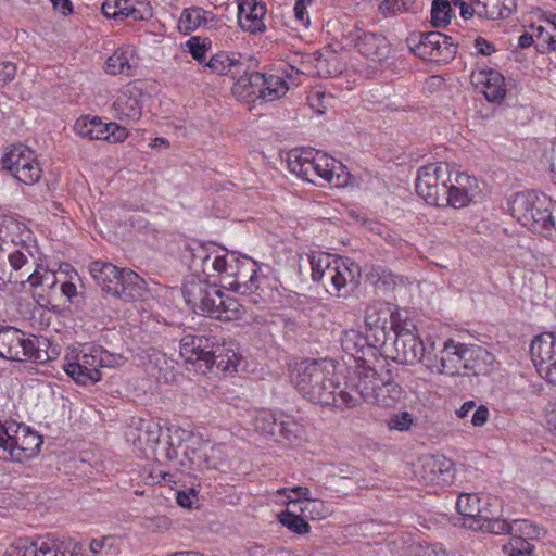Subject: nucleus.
I'll list each match as a JSON object with an SVG mask.
<instances>
[{
    "label": "nucleus",
    "instance_id": "obj_64",
    "mask_svg": "<svg viewBox=\"0 0 556 556\" xmlns=\"http://www.w3.org/2000/svg\"><path fill=\"white\" fill-rule=\"evenodd\" d=\"M545 417L549 429L556 433V401L547 404L545 408Z\"/></svg>",
    "mask_w": 556,
    "mask_h": 556
},
{
    "label": "nucleus",
    "instance_id": "obj_59",
    "mask_svg": "<svg viewBox=\"0 0 556 556\" xmlns=\"http://www.w3.org/2000/svg\"><path fill=\"white\" fill-rule=\"evenodd\" d=\"M455 7L460 10V15L465 18H471L475 14L477 15V5L472 0H453Z\"/></svg>",
    "mask_w": 556,
    "mask_h": 556
},
{
    "label": "nucleus",
    "instance_id": "obj_56",
    "mask_svg": "<svg viewBox=\"0 0 556 556\" xmlns=\"http://www.w3.org/2000/svg\"><path fill=\"white\" fill-rule=\"evenodd\" d=\"M442 466H443V463L441 459L435 458V457H427L422 463V467L425 469L429 470V476L428 477L424 476L422 478L428 479V480L437 479L438 476L443 473V471H444Z\"/></svg>",
    "mask_w": 556,
    "mask_h": 556
},
{
    "label": "nucleus",
    "instance_id": "obj_11",
    "mask_svg": "<svg viewBox=\"0 0 556 556\" xmlns=\"http://www.w3.org/2000/svg\"><path fill=\"white\" fill-rule=\"evenodd\" d=\"M450 181L448 166L444 163H429L418 169L416 192L428 204L437 205L445 201Z\"/></svg>",
    "mask_w": 556,
    "mask_h": 556
},
{
    "label": "nucleus",
    "instance_id": "obj_50",
    "mask_svg": "<svg viewBox=\"0 0 556 556\" xmlns=\"http://www.w3.org/2000/svg\"><path fill=\"white\" fill-rule=\"evenodd\" d=\"M533 539H528L525 536H513L510 535V540L507 544L504 545L505 553H520L526 551H534L535 546L531 543Z\"/></svg>",
    "mask_w": 556,
    "mask_h": 556
},
{
    "label": "nucleus",
    "instance_id": "obj_13",
    "mask_svg": "<svg viewBox=\"0 0 556 556\" xmlns=\"http://www.w3.org/2000/svg\"><path fill=\"white\" fill-rule=\"evenodd\" d=\"M410 50L425 61L447 63L456 55L457 42L440 31H429L420 34L418 43L410 47Z\"/></svg>",
    "mask_w": 556,
    "mask_h": 556
},
{
    "label": "nucleus",
    "instance_id": "obj_39",
    "mask_svg": "<svg viewBox=\"0 0 556 556\" xmlns=\"http://www.w3.org/2000/svg\"><path fill=\"white\" fill-rule=\"evenodd\" d=\"M542 532V528L526 519H515L510 522V535L513 536L539 539Z\"/></svg>",
    "mask_w": 556,
    "mask_h": 556
},
{
    "label": "nucleus",
    "instance_id": "obj_27",
    "mask_svg": "<svg viewBox=\"0 0 556 556\" xmlns=\"http://www.w3.org/2000/svg\"><path fill=\"white\" fill-rule=\"evenodd\" d=\"M235 269L229 271V276L235 278L231 286L237 292L248 293L258 288V270L256 263L250 257H244L242 261L233 258Z\"/></svg>",
    "mask_w": 556,
    "mask_h": 556
},
{
    "label": "nucleus",
    "instance_id": "obj_9",
    "mask_svg": "<svg viewBox=\"0 0 556 556\" xmlns=\"http://www.w3.org/2000/svg\"><path fill=\"white\" fill-rule=\"evenodd\" d=\"M555 205L546 195L533 191L517 192L509 201V211L522 226L533 232L540 231L551 207Z\"/></svg>",
    "mask_w": 556,
    "mask_h": 556
},
{
    "label": "nucleus",
    "instance_id": "obj_2",
    "mask_svg": "<svg viewBox=\"0 0 556 556\" xmlns=\"http://www.w3.org/2000/svg\"><path fill=\"white\" fill-rule=\"evenodd\" d=\"M181 292L189 308L204 317L232 321L241 319L245 313L237 299L226 294L207 279L190 276L185 280Z\"/></svg>",
    "mask_w": 556,
    "mask_h": 556
},
{
    "label": "nucleus",
    "instance_id": "obj_10",
    "mask_svg": "<svg viewBox=\"0 0 556 556\" xmlns=\"http://www.w3.org/2000/svg\"><path fill=\"white\" fill-rule=\"evenodd\" d=\"M467 344L447 339L437 345L430 341V350L426 356V368L432 374L456 376L464 367Z\"/></svg>",
    "mask_w": 556,
    "mask_h": 556
},
{
    "label": "nucleus",
    "instance_id": "obj_6",
    "mask_svg": "<svg viewBox=\"0 0 556 556\" xmlns=\"http://www.w3.org/2000/svg\"><path fill=\"white\" fill-rule=\"evenodd\" d=\"M89 273L103 291L125 302L136 301L143 295L144 280L129 268L93 261L89 264Z\"/></svg>",
    "mask_w": 556,
    "mask_h": 556
},
{
    "label": "nucleus",
    "instance_id": "obj_42",
    "mask_svg": "<svg viewBox=\"0 0 556 556\" xmlns=\"http://www.w3.org/2000/svg\"><path fill=\"white\" fill-rule=\"evenodd\" d=\"M238 63H233V53H227L220 51L211 56L210 61L206 63V66L217 75H229V71H231V65H237Z\"/></svg>",
    "mask_w": 556,
    "mask_h": 556
},
{
    "label": "nucleus",
    "instance_id": "obj_30",
    "mask_svg": "<svg viewBox=\"0 0 556 556\" xmlns=\"http://www.w3.org/2000/svg\"><path fill=\"white\" fill-rule=\"evenodd\" d=\"M235 255H231V261H228L227 255H213L208 253L204 247H201L197 253L193 254V263L200 262L202 271L207 276L214 275V273H225L229 276V271L235 269L233 263Z\"/></svg>",
    "mask_w": 556,
    "mask_h": 556
},
{
    "label": "nucleus",
    "instance_id": "obj_55",
    "mask_svg": "<svg viewBox=\"0 0 556 556\" xmlns=\"http://www.w3.org/2000/svg\"><path fill=\"white\" fill-rule=\"evenodd\" d=\"M481 531L494 533V534H510V522H507L505 519H500L495 517L493 520L489 521Z\"/></svg>",
    "mask_w": 556,
    "mask_h": 556
},
{
    "label": "nucleus",
    "instance_id": "obj_44",
    "mask_svg": "<svg viewBox=\"0 0 556 556\" xmlns=\"http://www.w3.org/2000/svg\"><path fill=\"white\" fill-rule=\"evenodd\" d=\"M367 278L372 283H381L387 289L393 288L397 283L399 279V277L393 275L390 269L380 265H372L370 270L367 273Z\"/></svg>",
    "mask_w": 556,
    "mask_h": 556
},
{
    "label": "nucleus",
    "instance_id": "obj_23",
    "mask_svg": "<svg viewBox=\"0 0 556 556\" xmlns=\"http://www.w3.org/2000/svg\"><path fill=\"white\" fill-rule=\"evenodd\" d=\"M134 424V428H130L127 433V440L144 452L148 450L154 452L162 433L160 424L152 418H139Z\"/></svg>",
    "mask_w": 556,
    "mask_h": 556
},
{
    "label": "nucleus",
    "instance_id": "obj_52",
    "mask_svg": "<svg viewBox=\"0 0 556 556\" xmlns=\"http://www.w3.org/2000/svg\"><path fill=\"white\" fill-rule=\"evenodd\" d=\"M556 202L553 207H551V212L548 213V216L546 217L545 222H543V225L539 231L540 235L548 238L553 242H556Z\"/></svg>",
    "mask_w": 556,
    "mask_h": 556
},
{
    "label": "nucleus",
    "instance_id": "obj_34",
    "mask_svg": "<svg viewBox=\"0 0 556 556\" xmlns=\"http://www.w3.org/2000/svg\"><path fill=\"white\" fill-rule=\"evenodd\" d=\"M206 14H212V12L204 11L198 7L185 9L178 22L179 31L190 34L200 26H206L208 23Z\"/></svg>",
    "mask_w": 556,
    "mask_h": 556
},
{
    "label": "nucleus",
    "instance_id": "obj_54",
    "mask_svg": "<svg viewBox=\"0 0 556 556\" xmlns=\"http://www.w3.org/2000/svg\"><path fill=\"white\" fill-rule=\"evenodd\" d=\"M13 427L14 422L9 425L7 431L0 433V459L2 460L10 462Z\"/></svg>",
    "mask_w": 556,
    "mask_h": 556
},
{
    "label": "nucleus",
    "instance_id": "obj_61",
    "mask_svg": "<svg viewBox=\"0 0 556 556\" xmlns=\"http://www.w3.org/2000/svg\"><path fill=\"white\" fill-rule=\"evenodd\" d=\"M194 500H197L194 489H190L189 492H178L177 494V503L185 508H191Z\"/></svg>",
    "mask_w": 556,
    "mask_h": 556
},
{
    "label": "nucleus",
    "instance_id": "obj_20",
    "mask_svg": "<svg viewBox=\"0 0 556 556\" xmlns=\"http://www.w3.org/2000/svg\"><path fill=\"white\" fill-rule=\"evenodd\" d=\"M371 334H363L357 330L350 329L343 332L341 337V346L343 351L351 355L358 366L371 363V358H376L378 354V345Z\"/></svg>",
    "mask_w": 556,
    "mask_h": 556
},
{
    "label": "nucleus",
    "instance_id": "obj_8",
    "mask_svg": "<svg viewBox=\"0 0 556 556\" xmlns=\"http://www.w3.org/2000/svg\"><path fill=\"white\" fill-rule=\"evenodd\" d=\"M83 545L72 539L60 540L51 535L18 538L7 549L4 556H78Z\"/></svg>",
    "mask_w": 556,
    "mask_h": 556
},
{
    "label": "nucleus",
    "instance_id": "obj_58",
    "mask_svg": "<svg viewBox=\"0 0 556 556\" xmlns=\"http://www.w3.org/2000/svg\"><path fill=\"white\" fill-rule=\"evenodd\" d=\"M16 75V65L12 62L0 63V83L1 87L11 83Z\"/></svg>",
    "mask_w": 556,
    "mask_h": 556
},
{
    "label": "nucleus",
    "instance_id": "obj_24",
    "mask_svg": "<svg viewBox=\"0 0 556 556\" xmlns=\"http://www.w3.org/2000/svg\"><path fill=\"white\" fill-rule=\"evenodd\" d=\"M141 91L134 86H126L113 103L115 117L121 121L137 122L142 115Z\"/></svg>",
    "mask_w": 556,
    "mask_h": 556
},
{
    "label": "nucleus",
    "instance_id": "obj_48",
    "mask_svg": "<svg viewBox=\"0 0 556 556\" xmlns=\"http://www.w3.org/2000/svg\"><path fill=\"white\" fill-rule=\"evenodd\" d=\"M412 4V0H383L379 5V12L384 16L396 15L407 12Z\"/></svg>",
    "mask_w": 556,
    "mask_h": 556
},
{
    "label": "nucleus",
    "instance_id": "obj_35",
    "mask_svg": "<svg viewBox=\"0 0 556 556\" xmlns=\"http://www.w3.org/2000/svg\"><path fill=\"white\" fill-rule=\"evenodd\" d=\"M128 51L117 49L105 62V72L110 75L123 74L126 76L134 75V67L127 55Z\"/></svg>",
    "mask_w": 556,
    "mask_h": 556
},
{
    "label": "nucleus",
    "instance_id": "obj_21",
    "mask_svg": "<svg viewBox=\"0 0 556 556\" xmlns=\"http://www.w3.org/2000/svg\"><path fill=\"white\" fill-rule=\"evenodd\" d=\"M214 341L215 336L187 334L179 342L180 356L187 363L199 364L200 369H206Z\"/></svg>",
    "mask_w": 556,
    "mask_h": 556
},
{
    "label": "nucleus",
    "instance_id": "obj_25",
    "mask_svg": "<svg viewBox=\"0 0 556 556\" xmlns=\"http://www.w3.org/2000/svg\"><path fill=\"white\" fill-rule=\"evenodd\" d=\"M267 8L264 2L256 0H244L239 3L238 23L244 31L251 34L263 33L266 29L264 16Z\"/></svg>",
    "mask_w": 556,
    "mask_h": 556
},
{
    "label": "nucleus",
    "instance_id": "obj_63",
    "mask_svg": "<svg viewBox=\"0 0 556 556\" xmlns=\"http://www.w3.org/2000/svg\"><path fill=\"white\" fill-rule=\"evenodd\" d=\"M489 418V409L484 405H480L473 413L471 417V422L473 426L481 427L483 426Z\"/></svg>",
    "mask_w": 556,
    "mask_h": 556
},
{
    "label": "nucleus",
    "instance_id": "obj_36",
    "mask_svg": "<svg viewBox=\"0 0 556 556\" xmlns=\"http://www.w3.org/2000/svg\"><path fill=\"white\" fill-rule=\"evenodd\" d=\"M445 198L443 203H437L435 206L451 205L455 208H460L466 206L469 202H472L475 194L469 189L447 185Z\"/></svg>",
    "mask_w": 556,
    "mask_h": 556
},
{
    "label": "nucleus",
    "instance_id": "obj_53",
    "mask_svg": "<svg viewBox=\"0 0 556 556\" xmlns=\"http://www.w3.org/2000/svg\"><path fill=\"white\" fill-rule=\"evenodd\" d=\"M301 514L304 517L321 519L324 517V504L316 500H308L303 506L300 507Z\"/></svg>",
    "mask_w": 556,
    "mask_h": 556
},
{
    "label": "nucleus",
    "instance_id": "obj_22",
    "mask_svg": "<svg viewBox=\"0 0 556 556\" xmlns=\"http://www.w3.org/2000/svg\"><path fill=\"white\" fill-rule=\"evenodd\" d=\"M470 80L476 89L480 90L490 102H500L506 96L505 78L496 70L473 71Z\"/></svg>",
    "mask_w": 556,
    "mask_h": 556
},
{
    "label": "nucleus",
    "instance_id": "obj_31",
    "mask_svg": "<svg viewBox=\"0 0 556 556\" xmlns=\"http://www.w3.org/2000/svg\"><path fill=\"white\" fill-rule=\"evenodd\" d=\"M477 5V15L497 21L510 16L517 8V0H472Z\"/></svg>",
    "mask_w": 556,
    "mask_h": 556
},
{
    "label": "nucleus",
    "instance_id": "obj_28",
    "mask_svg": "<svg viewBox=\"0 0 556 556\" xmlns=\"http://www.w3.org/2000/svg\"><path fill=\"white\" fill-rule=\"evenodd\" d=\"M495 357L485 348L480 345H467L463 369L475 376H486L494 367Z\"/></svg>",
    "mask_w": 556,
    "mask_h": 556
},
{
    "label": "nucleus",
    "instance_id": "obj_18",
    "mask_svg": "<svg viewBox=\"0 0 556 556\" xmlns=\"http://www.w3.org/2000/svg\"><path fill=\"white\" fill-rule=\"evenodd\" d=\"M75 131L89 140H106L110 142H123L128 137V130L116 123H103L98 116H83L74 126Z\"/></svg>",
    "mask_w": 556,
    "mask_h": 556
},
{
    "label": "nucleus",
    "instance_id": "obj_33",
    "mask_svg": "<svg viewBox=\"0 0 556 556\" xmlns=\"http://www.w3.org/2000/svg\"><path fill=\"white\" fill-rule=\"evenodd\" d=\"M101 11L108 18L123 21L131 18L134 21L144 20V15L139 9H136L130 0H105L101 7Z\"/></svg>",
    "mask_w": 556,
    "mask_h": 556
},
{
    "label": "nucleus",
    "instance_id": "obj_46",
    "mask_svg": "<svg viewBox=\"0 0 556 556\" xmlns=\"http://www.w3.org/2000/svg\"><path fill=\"white\" fill-rule=\"evenodd\" d=\"M311 269H312V279L317 282L321 279L323 275L326 273L328 268L334 263V260L331 258L330 254H313L309 257Z\"/></svg>",
    "mask_w": 556,
    "mask_h": 556
},
{
    "label": "nucleus",
    "instance_id": "obj_32",
    "mask_svg": "<svg viewBox=\"0 0 556 556\" xmlns=\"http://www.w3.org/2000/svg\"><path fill=\"white\" fill-rule=\"evenodd\" d=\"M482 500L476 494H460L456 502V508L462 515L463 526L468 529L477 531L479 528L477 518H483L479 515L481 513ZM484 518H486L484 516Z\"/></svg>",
    "mask_w": 556,
    "mask_h": 556
},
{
    "label": "nucleus",
    "instance_id": "obj_40",
    "mask_svg": "<svg viewBox=\"0 0 556 556\" xmlns=\"http://www.w3.org/2000/svg\"><path fill=\"white\" fill-rule=\"evenodd\" d=\"M452 9L447 0H433L431 8V21L434 27H444L450 24Z\"/></svg>",
    "mask_w": 556,
    "mask_h": 556
},
{
    "label": "nucleus",
    "instance_id": "obj_62",
    "mask_svg": "<svg viewBox=\"0 0 556 556\" xmlns=\"http://www.w3.org/2000/svg\"><path fill=\"white\" fill-rule=\"evenodd\" d=\"M475 48L479 54L485 56L491 55L495 51L494 46L482 37H477L475 39Z\"/></svg>",
    "mask_w": 556,
    "mask_h": 556
},
{
    "label": "nucleus",
    "instance_id": "obj_38",
    "mask_svg": "<svg viewBox=\"0 0 556 556\" xmlns=\"http://www.w3.org/2000/svg\"><path fill=\"white\" fill-rule=\"evenodd\" d=\"M267 77L265 74L252 71L249 75L239 78L237 86L244 89L249 96L255 94L260 98V89L266 85Z\"/></svg>",
    "mask_w": 556,
    "mask_h": 556
},
{
    "label": "nucleus",
    "instance_id": "obj_60",
    "mask_svg": "<svg viewBox=\"0 0 556 556\" xmlns=\"http://www.w3.org/2000/svg\"><path fill=\"white\" fill-rule=\"evenodd\" d=\"M8 260L14 270H20L28 261L27 256L20 250L10 253Z\"/></svg>",
    "mask_w": 556,
    "mask_h": 556
},
{
    "label": "nucleus",
    "instance_id": "obj_14",
    "mask_svg": "<svg viewBox=\"0 0 556 556\" xmlns=\"http://www.w3.org/2000/svg\"><path fill=\"white\" fill-rule=\"evenodd\" d=\"M392 359L400 364L413 365L417 362L426 366V356L430 350V342L424 343L413 330L399 325L393 330Z\"/></svg>",
    "mask_w": 556,
    "mask_h": 556
},
{
    "label": "nucleus",
    "instance_id": "obj_19",
    "mask_svg": "<svg viewBox=\"0 0 556 556\" xmlns=\"http://www.w3.org/2000/svg\"><path fill=\"white\" fill-rule=\"evenodd\" d=\"M43 443L42 437L23 424H14L10 462L23 463L36 457Z\"/></svg>",
    "mask_w": 556,
    "mask_h": 556
},
{
    "label": "nucleus",
    "instance_id": "obj_15",
    "mask_svg": "<svg viewBox=\"0 0 556 556\" xmlns=\"http://www.w3.org/2000/svg\"><path fill=\"white\" fill-rule=\"evenodd\" d=\"M530 354L538 372L556 386V333L536 336L531 342Z\"/></svg>",
    "mask_w": 556,
    "mask_h": 556
},
{
    "label": "nucleus",
    "instance_id": "obj_45",
    "mask_svg": "<svg viewBox=\"0 0 556 556\" xmlns=\"http://www.w3.org/2000/svg\"><path fill=\"white\" fill-rule=\"evenodd\" d=\"M279 521L282 526L288 528L290 531L296 534H304L309 532V525L304 520V518L298 516L295 513L290 510L282 511L279 516Z\"/></svg>",
    "mask_w": 556,
    "mask_h": 556
},
{
    "label": "nucleus",
    "instance_id": "obj_7",
    "mask_svg": "<svg viewBox=\"0 0 556 556\" xmlns=\"http://www.w3.org/2000/svg\"><path fill=\"white\" fill-rule=\"evenodd\" d=\"M362 371L357 382L354 384L358 401L362 399L367 403L378 406H391L400 397L401 388L392 380L391 372L386 370V376L379 374L370 364L358 366Z\"/></svg>",
    "mask_w": 556,
    "mask_h": 556
},
{
    "label": "nucleus",
    "instance_id": "obj_5",
    "mask_svg": "<svg viewBox=\"0 0 556 556\" xmlns=\"http://www.w3.org/2000/svg\"><path fill=\"white\" fill-rule=\"evenodd\" d=\"M126 357L111 353L98 344H85L75 362L63 365L65 372L78 384H93L102 379L103 368H117L124 365Z\"/></svg>",
    "mask_w": 556,
    "mask_h": 556
},
{
    "label": "nucleus",
    "instance_id": "obj_51",
    "mask_svg": "<svg viewBox=\"0 0 556 556\" xmlns=\"http://www.w3.org/2000/svg\"><path fill=\"white\" fill-rule=\"evenodd\" d=\"M247 62H253V59L252 58H243L241 54H236L233 53V63H238L237 65H231V71H229V75L233 78V79H239L241 78L243 75H249L251 72H249L250 70V65L247 64Z\"/></svg>",
    "mask_w": 556,
    "mask_h": 556
},
{
    "label": "nucleus",
    "instance_id": "obj_3",
    "mask_svg": "<svg viewBox=\"0 0 556 556\" xmlns=\"http://www.w3.org/2000/svg\"><path fill=\"white\" fill-rule=\"evenodd\" d=\"M287 164L291 173L316 186L323 185L318 179L336 187L346 185L350 179L342 163L313 149L291 150L287 155Z\"/></svg>",
    "mask_w": 556,
    "mask_h": 556
},
{
    "label": "nucleus",
    "instance_id": "obj_16",
    "mask_svg": "<svg viewBox=\"0 0 556 556\" xmlns=\"http://www.w3.org/2000/svg\"><path fill=\"white\" fill-rule=\"evenodd\" d=\"M396 315L390 304L386 302L375 301L367 305L364 323L376 343H381V346L386 345L388 324H390L389 329L392 331L400 325Z\"/></svg>",
    "mask_w": 556,
    "mask_h": 556
},
{
    "label": "nucleus",
    "instance_id": "obj_43",
    "mask_svg": "<svg viewBox=\"0 0 556 556\" xmlns=\"http://www.w3.org/2000/svg\"><path fill=\"white\" fill-rule=\"evenodd\" d=\"M278 418L269 412H260L254 418V427L257 432L268 437H277Z\"/></svg>",
    "mask_w": 556,
    "mask_h": 556
},
{
    "label": "nucleus",
    "instance_id": "obj_49",
    "mask_svg": "<svg viewBox=\"0 0 556 556\" xmlns=\"http://www.w3.org/2000/svg\"><path fill=\"white\" fill-rule=\"evenodd\" d=\"M211 46V41L208 39L201 40L200 37H191L187 42L186 47L188 48V52L192 55L194 60L198 62H203L205 60V53L207 47Z\"/></svg>",
    "mask_w": 556,
    "mask_h": 556
},
{
    "label": "nucleus",
    "instance_id": "obj_57",
    "mask_svg": "<svg viewBox=\"0 0 556 556\" xmlns=\"http://www.w3.org/2000/svg\"><path fill=\"white\" fill-rule=\"evenodd\" d=\"M65 271L70 277V281L63 282L61 285V291L62 293L68 298L70 300L77 295V288L76 285L72 282L74 279V276H78L77 271H75L68 264H64Z\"/></svg>",
    "mask_w": 556,
    "mask_h": 556
},
{
    "label": "nucleus",
    "instance_id": "obj_4",
    "mask_svg": "<svg viewBox=\"0 0 556 556\" xmlns=\"http://www.w3.org/2000/svg\"><path fill=\"white\" fill-rule=\"evenodd\" d=\"M59 355L56 345L45 337H26L20 329L0 325V356L15 362L46 364Z\"/></svg>",
    "mask_w": 556,
    "mask_h": 556
},
{
    "label": "nucleus",
    "instance_id": "obj_47",
    "mask_svg": "<svg viewBox=\"0 0 556 556\" xmlns=\"http://www.w3.org/2000/svg\"><path fill=\"white\" fill-rule=\"evenodd\" d=\"M413 415L408 412H397L392 414L387 420L390 430L407 431L413 425Z\"/></svg>",
    "mask_w": 556,
    "mask_h": 556
},
{
    "label": "nucleus",
    "instance_id": "obj_12",
    "mask_svg": "<svg viewBox=\"0 0 556 556\" xmlns=\"http://www.w3.org/2000/svg\"><path fill=\"white\" fill-rule=\"evenodd\" d=\"M34 151L22 143L12 144L2 156L3 169L25 185H34L41 177V168Z\"/></svg>",
    "mask_w": 556,
    "mask_h": 556
},
{
    "label": "nucleus",
    "instance_id": "obj_17",
    "mask_svg": "<svg viewBox=\"0 0 556 556\" xmlns=\"http://www.w3.org/2000/svg\"><path fill=\"white\" fill-rule=\"evenodd\" d=\"M357 51L367 60L383 64L392 53V46L381 33L352 30L349 35Z\"/></svg>",
    "mask_w": 556,
    "mask_h": 556
},
{
    "label": "nucleus",
    "instance_id": "obj_1",
    "mask_svg": "<svg viewBox=\"0 0 556 556\" xmlns=\"http://www.w3.org/2000/svg\"><path fill=\"white\" fill-rule=\"evenodd\" d=\"M291 381L302 397L309 403L349 408L358 405V400L354 395L340 389L326 359L305 358L296 363L291 374Z\"/></svg>",
    "mask_w": 556,
    "mask_h": 556
},
{
    "label": "nucleus",
    "instance_id": "obj_41",
    "mask_svg": "<svg viewBox=\"0 0 556 556\" xmlns=\"http://www.w3.org/2000/svg\"><path fill=\"white\" fill-rule=\"evenodd\" d=\"M301 426L299 424L288 416H281L277 421V437L274 438L276 440L281 438L292 443L299 438Z\"/></svg>",
    "mask_w": 556,
    "mask_h": 556
},
{
    "label": "nucleus",
    "instance_id": "obj_37",
    "mask_svg": "<svg viewBox=\"0 0 556 556\" xmlns=\"http://www.w3.org/2000/svg\"><path fill=\"white\" fill-rule=\"evenodd\" d=\"M288 89L289 87L282 77L268 75L266 85L263 89H260V99L268 102L274 101L285 96Z\"/></svg>",
    "mask_w": 556,
    "mask_h": 556
},
{
    "label": "nucleus",
    "instance_id": "obj_26",
    "mask_svg": "<svg viewBox=\"0 0 556 556\" xmlns=\"http://www.w3.org/2000/svg\"><path fill=\"white\" fill-rule=\"evenodd\" d=\"M240 357L236 352L235 343L226 342L224 339L215 337L214 348L211 351L206 369L216 367L220 371H237Z\"/></svg>",
    "mask_w": 556,
    "mask_h": 556
},
{
    "label": "nucleus",
    "instance_id": "obj_29",
    "mask_svg": "<svg viewBox=\"0 0 556 556\" xmlns=\"http://www.w3.org/2000/svg\"><path fill=\"white\" fill-rule=\"evenodd\" d=\"M351 276L349 267L340 260H334L331 267L326 270L317 282L321 283L330 295L342 296V290L346 287L348 277Z\"/></svg>",
    "mask_w": 556,
    "mask_h": 556
}]
</instances>
